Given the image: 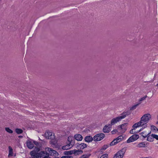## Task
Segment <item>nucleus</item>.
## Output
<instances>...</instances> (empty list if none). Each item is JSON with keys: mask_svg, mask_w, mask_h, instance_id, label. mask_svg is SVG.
<instances>
[{"mask_svg": "<svg viewBox=\"0 0 158 158\" xmlns=\"http://www.w3.org/2000/svg\"><path fill=\"white\" fill-rule=\"evenodd\" d=\"M130 114L131 112L128 111L123 112L121 114V116L113 118L111 121L110 124H109L111 125V126L114 125L118 122L120 121L122 119L125 118L127 116H128Z\"/></svg>", "mask_w": 158, "mask_h": 158, "instance_id": "1", "label": "nucleus"}, {"mask_svg": "<svg viewBox=\"0 0 158 158\" xmlns=\"http://www.w3.org/2000/svg\"><path fill=\"white\" fill-rule=\"evenodd\" d=\"M40 151V149L38 147H35V148L34 150L31 151L32 153V156H35L36 158H39V157H41L42 156H44L45 157L47 154V151L46 149L45 151H42L40 152L39 153L38 152Z\"/></svg>", "mask_w": 158, "mask_h": 158, "instance_id": "2", "label": "nucleus"}, {"mask_svg": "<svg viewBox=\"0 0 158 158\" xmlns=\"http://www.w3.org/2000/svg\"><path fill=\"white\" fill-rule=\"evenodd\" d=\"M151 118V115L149 114H144L141 118L140 122L142 124L143 123V125L146 124L148 122L149 120Z\"/></svg>", "mask_w": 158, "mask_h": 158, "instance_id": "3", "label": "nucleus"}, {"mask_svg": "<svg viewBox=\"0 0 158 158\" xmlns=\"http://www.w3.org/2000/svg\"><path fill=\"white\" fill-rule=\"evenodd\" d=\"M126 148H124L118 152L114 156L113 158H122L126 152Z\"/></svg>", "mask_w": 158, "mask_h": 158, "instance_id": "4", "label": "nucleus"}, {"mask_svg": "<svg viewBox=\"0 0 158 158\" xmlns=\"http://www.w3.org/2000/svg\"><path fill=\"white\" fill-rule=\"evenodd\" d=\"M105 137V135L103 133L96 134L93 137L94 140L95 141H98L102 139Z\"/></svg>", "mask_w": 158, "mask_h": 158, "instance_id": "5", "label": "nucleus"}, {"mask_svg": "<svg viewBox=\"0 0 158 158\" xmlns=\"http://www.w3.org/2000/svg\"><path fill=\"white\" fill-rule=\"evenodd\" d=\"M128 123H123L118 127V129L121 131L122 133H124L127 129V126L128 125Z\"/></svg>", "mask_w": 158, "mask_h": 158, "instance_id": "6", "label": "nucleus"}, {"mask_svg": "<svg viewBox=\"0 0 158 158\" xmlns=\"http://www.w3.org/2000/svg\"><path fill=\"white\" fill-rule=\"evenodd\" d=\"M139 137L138 135L134 134L131 136L127 140V143L133 142L139 139Z\"/></svg>", "mask_w": 158, "mask_h": 158, "instance_id": "7", "label": "nucleus"}, {"mask_svg": "<svg viewBox=\"0 0 158 158\" xmlns=\"http://www.w3.org/2000/svg\"><path fill=\"white\" fill-rule=\"evenodd\" d=\"M45 135L46 138L48 139H54L55 138L54 134L53 133L52 135V133L50 131H46L45 133Z\"/></svg>", "mask_w": 158, "mask_h": 158, "instance_id": "8", "label": "nucleus"}, {"mask_svg": "<svg viewBox=\"0 0 158 158\" xmlns=\"http://www.w3.org/2000/svg\"><path fill=\"white\" fill-rule=\"evenodd\" d=\"M111 127V125L109 124L108 125H106L103 128V131L105 133H109Z\"/></svg>", "mask_w": 158, "mask_h": 158, "instance_id": "9", "label": "nucleus"}, {"mask_svg": "<svg viewBox=\"0 0 158 158\" xmlns=\"http://www.w3.org/2000/svg\"><path fill=\"white\" fill-rule=\"evenodd\" d=\"M77 148L79 149H83L87 147V145L84 143H81L80 144L77 143Z\"/></svg>", "mask_w": 158, "mask_h": 158, "instance_id": "10", "label": "nucleus"}, {"mask_svg": "<svg viewBox=\"0 0 158 158\" xmlns=\"http://www.w3.org/2000/svg\"><path fill=\"white\" fill-rule=\"evenodd\" d=\"M26 143L27 147L29 149H32L34 146L33 142L29 140L27 141Z\"/></svg>", "mask_w": 158, "mask_h": 158, "instance_id": "11", "label": "nucleus"}, {"mask_svg": "<svg viewBox=\"0 0 158 158\" xmlns=\"http://www.w3.org/2000/svg\"><path fill=\"white\" fill-rule=\"evenodd\" d=\"M84 140L86 142L89 143L91 142L94 140L93 137L90 136H87L84 139Z\"/></svg>", "mask_w": 158, "mask_h": 158, "instance_id": "12", "label": "nucleus"}, {"mask_svg": "<svg viewBox=\"0 0 158 158\" xmlns=\"http://www.w3.org/2000/svg\"><path fill=\"white\" fill-rule=\"evenodd\" d=\"M74 137L76 140L78 141H81L83 139L82 136L80 134H77L75 135Z\"/></svg>", "mask_w": 158, "mask_h": 158, "instance_id": "13", "label": "nucleus"}, {"mask_svg": "<svg viewBox=\"0 0 158 158\" xmlns=\"http://www.w3.org/2000/svg\"><path fill=\"white\" fill-rule=\"evenodd\" d=\"M143 125V123L142 124V123L139 121V122L135 123V124H134L132 126V127L135 129V128H137L139 126H142Z\"/></svg>", "mask_w": 158, "mask_h": 158, "instance_id": "14", "label": "nucleus"}, {"mask_svg": "<svg viewBox=\"0 0 158 158\" xmlns=\"http://www.w3.org/2000/svg\"><path fill=\"white\" fill-rule=\"evenodd\" d=\"M9 149V154L8 156V157L11 156H13V150L11 147L9 146L8 147Z\"/></svg>", "mask_w": 158, "mask_h": 158, "instance_id": "15", "label": "nucleus"}, {"mask_svg": "<svg viewBox=\"0 0 158 158\" xmlns=\"http://www.w3.org/2000/svg\"><path fill=\"white\" fill-rule=\"evenodd\" d=\"M73 152V153L74 154L79 155V154H82L83 152L81 150H77L75 149L72 150Z\"/></svg>", "mask_w": 158, "mask_h": 158, "instance_id": "16", "label": "nucleus"}, {"mask_svg": "<svg viewBox=\"0 0 158 158\" xmlns=\"http://www.w3.org/2000/svg\"><path fill=\"white\" fill-rule=\"evenodd\" d=\"M73 153V152L72 150L70 151H64L63 154L64 155H66L67 156H69L68 155H71Z\"/></svg>", "mask_w": 158, "mask_h": 158, "instance_id": "17", "label": "nucleus"}, {"mask_svg": "<svg viewBox=\"0 0 158 158\" xmlns=\"http://www.w3.org/2000/svg\"><path fill=\"white\" fill-rule=\"evenodd\" d=\"M146 144L145 143V142H143L139 143L137 145V147L139 148L141 147H145Z\"/></svg>", "mask_w": 158, "mask_h": 158, "instance_id": "18", "label": "nucleus"}, {"mask_svg": "<svg viewBox=\"0 0 158 158\" xmlns=\"http://www.w3.org/2000/svg\"><path fill=\"white\" fill-rule=\"evenodd\" d=\"M147 140L150 141V142H152L154 140V138L152 136V135L150 136H147Z\"/></svg>", "mask_w": 158, "mask_h": 158, "instance_id": "19", "label": "nucleus"}, {"mask_svg": "<svg viewBox=\"0 0 158 158\" xmlns=\"http://www.w3.org/2000/svg\"><path fill=\"white\" fill-rule=\"evenodd\" d=\"M15 131L18 134H20L23 132V130L19 128H16L15 130Z\"/></svg>", "mask_w": 158, "mask_h": 158, "instance_id": "20", "label": "nucleus"}, {"mask_svg": "<svg viewBox=\"0 0 158 158\" xmlns=\"http://www.w3.org/2000/svg\"><path fill=\"white\" fill-rule=\"evenodd\" d=\"M140 103H139L136 105L133 106L132 107L130 108V110H133L135 109L138 106Z\"/></svg>", "mask_w": 158, "mask_h": 158, "instance_id": "21", "label": "nucleus"}, {"mask_svg": "<svg viewBox=\"0 0 158 158\" xmlns=\"http://www.w3.org/2000/svg\"><path fill=\"white\" fill-rule=\"evenodd\" d=\"M70 145L69 144L63 146L62 147V149L63 150H68L70 149L71 147H70Z\"/></svg>", "mask_w": 158, "mask_h": 158, "instance_id": "22", "label": "nucleus"}, {"mask_svg": "<svg viewBox=\"0 0 158 158\" xmlns=\"http://www.w3.org/2000/svg\"><path fill=\"white\" fill-rule=\"evenodd\" d=\"M6 131L9 133L12 134L13 133V131L12 130L10 129L9 127H6L5 128Z\"/></svg>", "mask_w": 158, "mask_h": 158, "instance_id": "23", "label": "nucleus"}, {"mask_svg": "<svg viewBox=\"0 0 158 158\" xmlns=\"http://www.w3.org/2000/svg\"><path fill=\"white\" fill-rule=\"evenodd\" d=\"M142 129H141L140 130L138 131L137 132H133V131L134 130H135V129L134 128H133L130 131V133L131 134L137 133L139 132L140 131H141V130H142Z\"/></svg>", "mask_w": 158, "mask_h": 158, "instance_id": "24", "label": "nucleus"}, {"mask_svg": "<svg viewBox=\"0 0 158 158\" xmlns=\"http://www.w3.org/2000/svg\"><path fill=\"white\" fill-rule=\"evenodd\" d=\"M151 129L152 131H153L154 132H156V127L153 125H152L151 126Z\"/></svg>", "mask_w": 158, "mask_h": 158, "instance_id": "25", "label": "nucleus"}, {"mask_svg": "<svg viewBox=\"0 0 158 158\" xmlns=\"http://www.w3.org/2000/svg\"><path fill=\"white\" fill-rule=\"evenodd\" d=\"M109 147V145H104L102 147L101 149L102 150H105Z\"/></svg>", "mask_w": 158, "mask_h": 158, "instance_id": "26", "label": "nucleus"}, {"mask_svg": "<svg viewBox=\"0 0 158 158\" xmlns=\"http://www.w3.org/2000/svg\"><path fill=\"white\" fill-rule=\"evenodd\" d=\"M61 158H73V157L71 156H62Z\"/></svg>", "mask_w": 158, "mask_h": 158, "instance_id": "27", "label": "nucleus"}, {"mask_svg": "<svg viewBox=\"0 0 158 158\" xmlns=\"http://www.w3.org/2000/svg\"><path fill=\"white\" fill-rule=\"evenodd\" d=\"M152 136L153 137V138L158 140V135H157L155 134H152Z\"/></svg>", "mask_w": 158, "mask_h": 158, "instance_id": "28", "label": "nucleus"}, {"mask_svg": "<svg viewBox=\"0 0 158 158\" xmlns=\"http://www.w3.org/2000/svg\"><path fill=\"white\" fill-rule=\"evenodd\" d=\"M108 155L107 154H105L102 155L100 158H107Z\"/></svg>", "mask_w": 158, "mask_h": 158, "instance_id": "29", "label": "nucleus"}, {"mask_svg": "<svg viewBox=\"0 0 158 158\" xmlns=\"http://www.w3.org/2000/svg\"><path fill=\"white\" fill-rule=\"evenodd\" d=\"M147 97V96H145L139 99V101L141 102L144 100Z\"/></svg>", "mask_w": 158, "mask_h": 158, "instance_id": "30", "label": "nucleus"}, {"mask_svg": "<svg viewBox=\"0 0 158 158\" xmlns=\"http://www.w3.org/2000/svg\"><path fill=\"white\" fill-rule=\"evenodd\" d=\"M151 133V132L150 131L149 133L147 135H142V136L144 138H145L147 137V136H150L151 135H150Z\"/></svg>", "mask_w": 158, "mask_h": 158, "instance_id": "31", "label": "nucleus"}, {"mask_svg": "<svg viewBox=\"0 0 158 158\" xmlns=\"http://www.w3.org/2000/svg\"><path fill=\"white\" fill-rule=\"evenodd\" d=\"M118 132V131L117 130H114L111 131V133L112 134H114Z\"/></svg>", "mask_w": 158, "mask_h": 158, "instance_id": "32", "label": "nucleus"}, {"mask_svg": "<svg viewBox=\"0 0 158 158\" xmlns=\"http://www.w3.org/2000/svg\"><path fill=\"white\" fill-rule=\"evenodd\" d=\"M33 142L34 144H35L37 146H39V143L37 141H33Z\"/></svg>", "mask_w": 158, "mask_h": 158, "instance_id": "33", "label": "nucleus"}, {"mask_svg": "<svg viewBox=\"0 0 158 158\" xmlns=\"http://www.w3.org/2000/svg\"><path fill=\"white\" fill-rule=\"evenodd\" d=\"M118 138L119 139H120V140H121L123 139L124 138V136H123V135H121L118 136Z\"/></svg>", "mask_w": 158, "mask_h": 158, "instance_id": "34", "label": "nucleus"}, {"mask_svg": "<svg viewBox=\"0 0 158 158\" xmlns=\"http://www.w3.org/2000/svg\"><path fill=\"white\" fill-rule=\"evenodd\" d=\"M32 153H31V151L30 152V155L31 156V157H30L29 158H36V157L35 156H32Z\"/></svg>", "mask_w": 158, "mask_h": 158, "instance_id": "35", "label": "nucleus"}, {"mask_svg": "<svg viewBox=\"0 0 158 158\" xmlns=\"http://www.w3.org/2000/svg\"><path fill=\"white\" fill-rule=\"evenodd\" d=\"M115 145V144L113 142V141H112L110 144V146H112Z\"/></svg>", "mask_w": 158, "mask_h": 158, "instance_id": "36", "label": "nucleus"}, {"mask_svg": "<svg viewBox=\"0 0 158 158\" xmlns=\"http://www.w3.org/2000/svg\"><path fill=\"white\" fill-rule=\"evenodd\" d=\"M113 141V142H114V143L115 144L118 143V141L116 139H114Z\"/></svg>", "mask_w": 158, "mask_h": 158, "instance_id": "37", "label": "nucleus"}, {"mask_svg": "<svg viewBox=\"0 0 158 158\" xmlns=\"http://www.w3.org/2000/svg\"><path fill=\"white\" fill-rule=\"evenodd\" d=\"M86 155H84L81 156V158H86Z\"/></svg>", "mask_w": 158, "mask_h": 158, "instance_id": "38", "label": "nucleus"}, {"mask_svg": "<svg viewBox=\"0 0 158 158\" xmlns=\"http://www.w3.org/2000/svg\"><path fill=\"white\" fill-rule=\"evenodd\" d=\"M116 139L118 141V143L121 141V140H120V139H119L118 138V137Z\"/></svg>", "mask_w": 158, "mask_h": 158, "instance_id": "39", "label": "nucleus"}, {"mask_svg": "<svg viewBox=\"0 0 158 158\" xmlns=\"http://www.w3.org/2000/svg\"><path fill=\"white\" fill-rule=\"evenodd\" d=\"M144 134V132H142L141 133H140V134H142V135H143V134Z\"/></svg>", "mask_w": 158, "mask_h": 158, "instance_id": "40", "label": "nucleus"}, {"mask_svg": "<svg viewBox=\"0 0 158 158\" xmlns=\"http://www.w3.org/2000/svg\"><path fill=\"white\" fill-rule=\"evenodd\" d=\"M19 138H22V137H23V136H19Z\"/></svg>", "mask_w": 158, "mask_h": 158, "instance_id": "41", "label": "nucleus"}, {"mask_svg": "<svg viewBox=\"0 0 158 158\" xmlns=\"http://www.w3.org/2000/svg\"><path fill=\"white\" fill-rule=\"evenodd\" d=\"M158 131V128H156V131Z\"/></svg>", "mask_w": 158, "mask_h": 158, "instance_id": "42", "label": "nucleus"}, {"mask_svg": "<svg viewBox=\"0 0 158 158\" xmlns=\"http://www.w3.org/2000/svg\"><path fill=\"white\" fill-rule=\"evenodd\" d=\"M147 127V125H145V126H144V128H145V127Z\"/></svg>", "mask_w": 158, "mask_h": 158, "instance_id": "43", "label": "nucleus"}, {"mask_svg": "<svg viewBox=\"0 0 158 158\" xmlns=\"http://www.w3.org/2000/svg\"><path fill=\"white\" fill-rule=\"evenodd\" d=\"M156 123L157 124H158V122H157Z\"/></svg>", "mask_w": 158, "mask_h": 158, "instance_id": "44", "label": "nucleus"}, {"mask_svg": "<svg viewBox=\"0 0 158 158\" xmlns=\"http://www.w3.org/2000/svg\"><path fill=\"white\" fill-rule=\"evenodd\" d=\"M56 158H59V157H56Z\"/></svg>", "mask_w": 158, "mask_h": 158, "instance_id": "45", "label": "nucleus"}, {"mask_svg": "<svg viewBox=\"0 0 158 158\" xmlns=\"http://www.w3.org/2000/svg\"><path fill=\"white\" fill-rule=\"evenodd\" d=\"M158 85V84L157 85Z\"/></svg>", "mask_w": 158, "mask_h": 158, "instance_id": "46", "label": "nucleus"}]
</instances>
